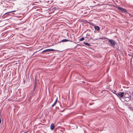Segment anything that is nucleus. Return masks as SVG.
Returning <instances> with one entry per match:
<instances>
[{
    "instance_id": "obj_15",
    "label": "nucleus",
    "mask_w": 133,
    "mask_h": 133,
    "mask_svg": "<svg viewBox=\"0 0 133 133\" xmlns=\"http://www.w3.org/2000/svg\"><path fill=\"white\" fill-rule=\"evenodd\" d=\"M126 100H125V101H130V99H130L129 100H128V99H129V98H126Z\"/></svg>"
},
{
    "instance_id": "obj_14",
    "label": "nucleus",
    "mask_w": 133,
    "mask_h": 133,
    "mask_svg": "<svg viewBox=\"0 0 133 133\" xmlns=\"http://www.w3.org/2000/svg\"><path fill=\"white\" fill-rule=\"evenodd\" d=\"M84 37H82L80 39H79V40L80 41H83V40H84Z\"/></svg>"
},
{
    "instance_id": "obj_1",
    "label": "nucleus",
    "mask_w": 133,
    "mask_h": 133,
    "mask_svg": "<svg viewBox=\"0 0 133 133\" xmlns=\"http://www.w3.org/2000/svg\"><path fill=\"white\" fill-rule=\"evenodd\" d=\"M105 38V39H107L109 41V42L110 43V46L112 47H114L116 43V42L115 41L112 39H109L107 37H106Z\"/></svg>"
},
{
    "instance_id": "obj_7",
    "label": "nucleus",
    "mask_w": 133,
    "mask_h": 133,
    "mask_svg": "<svg viewBox=\"0 0 133 133\" xmlns=\"http://www.w3.org/2000/svg\"><path fill=\"white\" fill-rule=\"evenodd\" d=\"M1 3L2 4H3V5H2V6L3 7H8V5L7 4H6L5 3L4 1L2 2Z\"/></svg>"
},
{
    "instance_id": "obj_3",
    "label": "nucleus",
    "mask_w": 133,
    "mask_h": 133,
    "mask_svg": "<svg viewBox=\"0 0 133 133\" xmlns=\"http://www.w3.org/2000/svg\"><path fill=\"white\" fill-rule=\"evenodd\" d=\"M117 8L118 10H119L122 13H125L127 12L125 9L121 8V7H118Z\"/></svg>"
},
{
    "instance_id": "obj_17",
    "label": "nucleus",
    "mask_w": 133,
    "mask_h": 133,
    "mask_svg": "<svg viewBox=\"0 0 133 133\" xmlns=\"http://www.w3.org/2000/svg\"><path fill=\"white\" fill-rule=\"evenodd\" d=\"M1 118H0V124L1 123Z\"/></svg>"
},
{
    "instance_id": "obj_20",
    "label": "nucleus",
    "mask_w": 133,
    "mask_h": 133,
    "mask_svg": "<svg viewBox=\"0 0 133 133\" xmlns=\"http://www.w3.org/2000/svg\"><path fill=\"white\" fill-rule=\"evenodd\" d=\"M40 1V2H41V1Z\"/></svg>"
},
{
    "instance_id": "obj_4",
    "label": "nucleus",
    "mask_w": 133,
    "mask_h": 133,
    "mask_svg": "<svg viewBox=\"0 0 133 133\" xmlns=\"http://www.w3.org/2000/svg\"><path fill=\"white\" fill-rule=\"evenodd\" d=\"M124 95L125 98H129L128 100H129L130 99H131V97L130 95L128 93H125V94H124Z\"/></svg>"
},
{
    "instance_id": "obj_19",
    "label": "nucleus",
    "mask_w": 133,
    "mask_h": 133,
    "mask_svg": "<svg viewBox=\"0 0 133 133\" xmlns=\"http://www.w3.org/2000/svg\"><path fill=\"white\" fill-rule=\"evenodd\" d=\"M35 87L34 88V90H35Z\"/></svg>"
},
{
    "instance_id": "obj_11",
    "label": "nucleus",
    "mask_w": 133,
    "mask_h": 133,
    "mask_svg": "<svg viewBox=\"0 0 133 133\" xmlns=\"http://www.w3.org/2000/svg\"><path fill=\"white\" fill-rule=\"evenodd\" d=\"M10 11V12H6L3 15V16H4L5 15H6V14L9 13H10V12H15V11Z\"/></svg>"
},
{
    "instance_id": "obj_10",
    "label": "nucleus",
    "mask_w": 133,
    "mask_h": 133,
    "mask_svg": "<svg viewBox=\"0 0 133 133\" xmlns=\"http://www.w3.org/2000/svg\"><path fill=\"white\" fill-rule=\"evenodd\" d=\"M57 99H56L55 101L53 104L52 105V107H53L56 104L57 102Z\"/></svg>"
},
{
    "instance_id": "obj_5",
    "label": "nucleus",
    "mask_w": 133,
    "mask_h": 133,
    "mask_svg": "<svg viewBox=\"0 0 133 133\" xmlns=\"http://www.w3.org/2000/svg\"><path fill=\"white\" fill-rule=\"evenodd\" d=\"M55 50L52 49H48L44 50L42 51V52L43 53L44 52H47L48 51H52Z\"/></svg>"
},
{
    "instance_id": "obj_2",
    "label": "nucleus",
    "mask_w": 133,
    "mask_h": 133,
    "mask_svg": "<svg viewBox=\"0 0 133 133\" xmlns=\"http://www.w3.org/2000/svg\"><path fill=\"white\" fill-rule=\"evenodd\" d=\"M115 94L118 97L121 98L123 97L124 95V93L123 92H120L118 93Z\"/></svg>"
},
{
    "instance_id": "obj_16",
    "label": "nucleus",
    "mask_w": 133,
    "mask_h": 133,
    "mask_svg": "<svg viewBox=\"0 0 133 133\" xmlns=\"http://www.w3.org/2000/svg\"><path fill=\"white\" fill-rule=\"evenodd\" d=\"M116 91H114V92H113V93H114V94H116Z\"/></svg>"
},
{
    "instance_id": "obj_6",
    "label": "nucleus",
    "mask_w": 133,
    "mask_h": 133,
    "mask_svg": "<svg viewBox=\"0 0 133 133\" xmlns=\"http://www.w3.org/2000/svg\"><path fill=\"white\" fill-rule=\"evenodd\" d=\"M68 41H70V42H72V41H70L68 39H63V40H61V41H59V43H60V42H68Z\"/></svg>"
},
{
    "instance_id": "obj_9",
    "label": "nucleus",
    "mask_w": 133,
    "mask_h": 133,
    "mask_svg": "<svg viewBox=\"0 0 133 133\" xmlns=\"http://www.w3.org/2000/svg\"><path fill=\"white\" fill-rule=\"evenodd\" d=\"M54 126L53 123H52L50 125V129L51 130H52L54 129Z\"/></svg>"
},
{
    "instance_id": "obj_13",
    "label": "nucleus",
    "mask_w": 133,
    "mask_h": 133,
    "mask_svg": "<svg viewBox=\"0 0 133 133\" xmlns=\"http://www.w3.org/2000/svg\"><path fill=\"white\" fill-rule=\"evenodd\" d=\"M89 24L92 26H95V25L92 23L89 22Z\"/></svg>"
},
{
    "instance_id": "obj_8",
    "label": "nucleus",
    "mask_w": 133,
    "mask_h": 133,
    "mask_svg": "<svg viewBox=\"0 0 133 133\" xmlns=\"http://www.w3.org/2000/svg\"><path fill=\"white\" fill-rule=\"evenodd\" d=\"M94 26V28L95 30H96L97 31H98L99 30L100 28L98 26Z\"/></svg>"
},
{
    "instance_id": "obj_18",
    "label": "nucleus",
    "mask_w": 133,
    "mask_h": 133,
    "mask_svg": "<svg viewBox=\"0 0 133 133\" xmlns=\"http://www.w3.org/2000/svg\"><path fill=\"white\" fill-rule=\"evenodd\" d=\"M129 108L130 109H131V107H129Z\"/></svg>"
},
{
    "instance_id": "obj_12",
    "label": "nucleus",
    "mask_w": 133,
    "mask_h": 133,
    "mask_svg": "<svg viewBox=\"0 0 133 133\" xmlns=\"http://www.w3.org/2000/svg\"><path fill=\"white\" fill-rule=\"evenodd\" d=\"M84 44H85L88 46H89L90 45V44H89L88 43H87V42H84Z\"/></svg>"
}]
</instances>
